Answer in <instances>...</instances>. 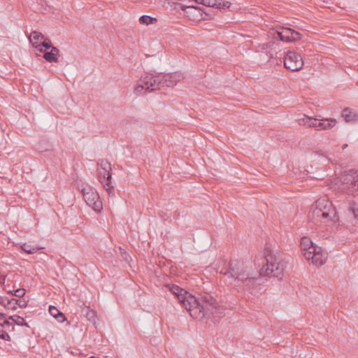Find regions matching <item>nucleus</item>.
I'll return each instance as SVG.
<instances>
[{
	"mask_svg": "<svg viewBox=\"0 0 358 358\" xmlns=\"http://www.w3.org/2000/svg\"><path fill=\"white\" fill-rule=\"evenodd\" d=\"M167 287L193 318L201 320L208 315L217 314V303L214 299L205 297L200 302L194 295L178 285H169Z\"/></svg>",
	"mask_w": 358,
	"mask_h": 358,
	"instance_id": "nucleus-1",
	"label": "nucleus"
},
{
	"mask_svg": "<svg viewBox=\"0 0 358 358\" xmlns=\"http://www.w3.org/2000/svg\"><path fill=\"white\" fill-rule=\"evenodd\" d=\"M308 219L318 226L325 225L329 222L336 223L339 221L336 208L326 198H320L312 204L308 213Z\"/></svg>",
	"mask_w": 358,
	"mask_h": 358,
	"instance_id": "nucleus-2",
	"label": "nucleus"
},
{
	"mask_svg": "<svg viewBox=\"0 0 358 358\" xmlns=\"http://www.w3.org/2000/svg\"><path fill=\"white\" fill-rule=\"evenodd\" d=\"M220 273L234 282L236 285H243L248 289L254 288L257 278L249 268L241 263H231L227 268H222Z\"/></svg>",
	"mask_w": 358,
	"mask_h": 358,
	"instance_id": "nucleus-3",
	"label": "nucleus"
},
{
	"mask_svg": "<svg viewBox=\"0 0 358 358\" xmlns=\"http://www.w3.org/2000/svg\"><path fill=\"white\" fill-rule=\"evenodd\" d=\"M265 258L266 263L261 268L260 275L273 277L281 280L287 262L279 254L272 251H268L265 255Z\"/></svg>",
	"mask_w": 358,
	"mask_h": 358,
	"instance_id": "nucleus-4",
	"label": "nucleus"
},
{
	"mask_svg": "<svg viewBox=\"0 0 358 358\" xmlns=\"http://www.w3.org/2000/svg\"><path fill=\"white\" fill-rule=\"evenodd\" d=\"M160 83L157 73H145L138 80L134 93L140 96L159 90Z\"/></svg>",
	"mask_w": 358,
	"mask_h": 358,
	"instance_id": "nucleus-5",
	"label": "nucleus"
},
{
	"mask_svg": "<svg viewBox=\"0 0 358 358\" xmlns=\"http://www.w3.org/2000/svg\"><path fill=\"white\" fill-rule=\"evenodd\" d=\"M98 178L103 185L109 196H115V187L112 184L111 165L105 159L100 160L97 164Z\"/></svg>",
	"mask_w": 358,
	"mask_h": 358,
	"instance_id": "nucleus-6",
	"label": "nucleus"
},
{
	"mask_svg": "<svg viewBox=\"0 0 358 358\" xmlns=\"http://www.w3.org/2000/svg\"><path fill=\"white\" fill-rule=\"evenodd\" d=\"M78 189L82 192L87 205L95 212L100 213L103 209V204L96 189L85 183L78 185Z\"/></svg>",
	"mask_w": 358,
	"mask_h": 358,
	"instance_id": "nucleus-7",
	"label": "nucleus"
},
{
	"mask_svg": "<svg viewBox=\"0 0 358 358\" xmlns=\"http://www.w3.org/2000/svg\"><path fill=\"white\" fill-rule=\"evenodd\" d=\"M311 248L303 252L305 258L315 266L323 265L327 259V252L315 244L311 246Z\"/></svg>",
	"mask_w": 358,
	"mask_h": 358,
	"instance_id": "nucleus-8",
	"label": "nucleus"
},
{
	"mask_svg": "<svg viewBox=\"0 0 358 358\" xmlns=\"http://www.w3.org/2000/svg\"><path fill=\"white\" fill-rule=\"evenodd\" d=\"M284 66L292 71H297L303 66V60L300 54L288 51L284 57Z\"/></svg>",
	"mask_w": 358,
	"mask_h": 358,
	"instance_id": "nucleus-9",
	"label": "nucleus"
},
{
	"mask_svg": "<svg viewBox=\"0 0 358 358\" xmlns=\"http://www.w3.org/2000/svg\"><path fill=\"white\" fill-rule=\"evenodd\" d=\"M29 41L36 50L42 52H45L51 48V42L45 38L44 35L38 31H34L29 36Z\"/></svg>",
	"mask_w": 358,
	"mask_h": 358,
	"instance_id": "nucleus-10",
	"label": "nucleus"
},
{
	"mask_svg": "<svg viewBox=\"0 0 358 358\" xmlns=\"http://www.w3.org/2000/svg\"><path fill=\"white\" fill-rule=\"evenodd\" d=\"M157 77L160 81V88L162 87H173L182 78V75L175 72L172 73H157Z\"/></svg>",
	"mask_w": 358,
	"mask_h": 358,
	"instance_id": "nucleus-11",
	"label": "nucleus"
},
{
	"mask_svg": "<svg viewBox=\"0 0 358 358\" xmlns=\"http://www.w3.org/2000/svg\"><path fill=\"white\" fill-rule=\"evenodd\" d=\"M277 34L280 41L285 42H291L301 38V34L289 28H282L277 31Z\"/></svg>",
	"mask_w": 358,
	"mask_h": 358,
	"instance_id": "nucleus-12",
	"label": "nucleus"
},
{
	"mask_svg": "<svg viewBox=\"0 0 358 358\" xmlns=\"http://www.w3.org/2000/svg\"><path fill=\"white\" fill-rule=\"evenodd\" d=\"M336 124V120L332 118L318 119L317 130H327L332 129Z\"/></svg>",
	"mask_w": 358,
	"mask_h": 358,
	"instance_id": "nucleus-13",
	"label": "nucleus"
},
{
	"mask_svg": "<svg viewBox=\"0 0 358 358\" xmlns=\"http://www.w3.org/2000/svg\"><path fill=\"white\" fill-rule=\"evenodd\" d=\"M317 118L305 115L303 117L298 119L297 122L301 126L308 128L313 127L317 129Z\"/></svg>",
	"mask_w": 358,
	"mask_h": 358,
	"instance_id": "nucleus-14",
	"label": "nucleus"
},
{
	"mask_svg": "<svg viewBox=\"0 0 358 358\" xmlns=\"http://www.w3.org/2000/svg\"><path fill=\"white\" fill-rule=\"evenodd\" d=\"M50 49V51H47L45 52L43 55L44 59L49 62H57L59 50L57 48L53 47L52 45L49 50Z\"/></svg>",
	"mask_w": 358,
	"mask_h": 358,
	"instance_id": "nucleus-15",
	"label": "nucleus"
},
{
	"mask_svg": "<svg viewBox=\"0 0 358 358\" xmlns=\"http://www.w3.org/2000/svg\"><path fill=\"white\" fill-rule=\"evenodd\" d=\"M49 313L59 322H64L66 320L65 315L54 306H49Z\"/></svg>",
	"mask_w": 358,
	"mask_h": 358,
	"instance_id": "nucleus-16",
	"label": "nucleus"
},
{
	"mask_svg": "<svg viewBox=\"0 0 358 358\" xmlns=\"http://www.w3.org/2000/svg\"><path fill=\"white\" fill-rule=\"evenodd\" d=\"M342 117L346 122H354L357 120V115L349 108H345L342 112Z\"/></svg>",
	"mask_w": 358,
	"mask_h": 358,
	"instance_id": "nucleus-17",
	"label": "nucleus"
},
{
	"mask_svg": "<svg viewBox=\"0 0 358 358\" xmlns=\"http://www.w3.org/2000/svg\"><path fill=\"white\" fill-rule=\"evenodd\" d=\"M313 245H314V243H313V241L310 240V238H308L307 236H304V237L301 238V249L303 252H304L308 249H312L311 246H313Z\"/></svg>",
	"mask_w": 358,
	"mask_h": 358,
	"instance_id": "nucleus-18",
	"label": "nucleus"
},
{
	"mask_svg": "<svg viewBox=\"0 0 358 358\" xmlns=\"http://www.w3.org/2000/svg\"><path fill=\"white\" fill-rule=\"evenodd\" d=\"M157 20L155 17H150L149 15H142L139 18V22L142 24L149 25L157 22Z\"/></svg>",
	"mask_w": 358,
	"mask_h": 358,
	"instance_id": "nucleus-19",
	"label": "nucleus"
},
{
	"mask_svg": "<svg viewBox=\"0 0 358 358\" xmlns=\"http://www.w3.org/2000/svg\"><path fill=\"white\" fill-rule=\"evenodd\" d=\"M42 248L24 243L22 245V249L28 254H34L38 252Z\"/></svg>",
	"mask_w": 358,
	"mask_h": 358,
	"instance_id": "nucleus-20",
	"label": "nucleus"
},
{
	"mask_svg": "<svg viewBox=\"0 0 358 358\" xmlns=\"http://www.w3.org/2000/svg\"><path fill=\"white\" fill-rule=\"evenodd\" d=\"M197 3H201L209 7L220 6L221 3L218 0H194Z\"/></svg>",
	"mask_w": 358,
	"mask_h": 358,
	"instance_id": "nucleus-21",
	"label": "nucleus"
},
{
	"mask_svg": "<svg viewBox=\"0 0 358 358\" xmlns=\"http://www.w3.org/2000/svg\"><path fill=\"white\" fill-rule=\"evenodd\" d=\"M83 313L90 321H95L96 313L94 310L90 309V307L87 306L85 308H84L83 310Z\"/></svg>",
	"mask_w": 358,
	"mask_h": 358,
	"instance_id": "nucleus-22",
	"label": "nucleus"
},
{
	"mask_svg": "<svg viewBox=\"0 0 358 358\" xmlns=\"http://www.w3.org/2000/svg\"><path fill=\"white\" fill-rule=\"evenodd\" d=\"M8 320H12L18 326H26L28 327V324L24 321V318L19 315H13L8 317Z\"/></svg>",
	"mask_w": 358,
	"mask_h": 358,
	"instance_id": "nucleus-23",
	"label": "nucleus"
},
{
	"mask_svg": "<svg viewBox=\"0 0 358 358\" xmlns=\"http://www.w3.org/2000/svg\"><path fill=\"white\" fill-rule=\"evenodd\" d=\"M17 302L18 299H15L13 298L11 299L10 300L7 299L6 303H3V306L11 310H15L16 309Z\"/></svg>",
	"mask_w": 358,
	"mask_h": 358,
	"instance_id": "nucleus-24",
	"label": "nucleus"
},
{
	"mask_svg": "<svg viewBox=\"0 0 358 358\" xmlns=\"http://www.w3.org/2000/svg\"><path fill=\"white\" fill-rule=\"evenodd\" d=\"M349 210L353 214L354 217L358 220V208L356 207L355 203L350 205Z\"/></svg>",
	"mask_w": 358,
	"mask_h": 358,
	"instance_id": "nucleus-25",
	"label": "nucleus"
},
{
	"mask_svg": "<svg viewBox=\"0 0 358 358\" xmlns=\"http://www.w3.org/2000/svg\"><path fill=\"white\" fill-rule=\"evenodd\" d=\"M0 338L4 341H10V337L6 330L0 329Z\"/></svg>",
	"mask_w": 358,
	"mask_h": 358,
	"instance_id": "nucleus-26",
	"label": "nucleus"
},
{
	"mask_svg": "<svg viewBox=\"0 0 358 358\" xmlns=\"http://www.w3.org/2000/svg\"><path fill=\"white\" fill-rule=\"evenodd\" d=\"M25 292L24 289L20 288L15 290L13 294L17 297H22L25 294Z\"/></svg>",
	"mask_w": 358,
	"mask_h": 358,
	"instance_id": "nucleus-27",
	"label": "nucleus"
},
{
	"mask_svg": "<svg viewBox=\"0 0 358 358\" xmlns=\"http://www.w3.org/2000/svg\"><path fill=\"white\" fill-rule=\"evenodd\" d=\"M8 318L6 320L5 324H3V327L5 328L6 330H9L10 327H12L13 329V323L9 321Z\"/></svg>",
	"mask_w": 358,
	"mask_h": 358,
	"instance_id": "nucleus-28",
	"label": "nucleus"
},
{
	"mask_svg": "<svg viewBox=\"0 0 358 358\" xmlns=\"http://www.w3.org/2000/svg\"><path fill=\"white\" fill-rule=\"evenodd\" d=\"M6 320H7V317H6V315L1 313L0 315V327H3Z\"/></svg>",
	"mask_w": 358,
	"mask_h": 358,
	"instance_id": "nucleus-29",
	"label": "nucleus"
},
{
	"mask_svg": "<svg viewBox=\"0 0 358 358\" xmlns=\"http://www.w3.org/2000/svg\"><path fill=\"white\" fill-rule=\"evenodd\" d=\"M17 306H18L20 308H24L27 306V302L25 301L18 300Z\"/></svg>",
	"mask_w": 358,
	"mask_h": 358,
	"instance_id": "nucleus-30",
	"label": "nucleus"
},
{
	"mask_svg": "<svg viewBox=\"0 0 358 358\" xmlns=\"http://www.w3.org/2000/svg\"><path fill=\"white\" fill-rule=\"evenodd\" d=\"M259 48L263 50H266L269 48V43L259 44Z\"/></svg>",
	"mask_w": 358,
	"mask_h": 358,
	"instance_id": "nucleus-31",
	"label": "nucleus"
},
{
	"mask_svg": "<svg viewBox=\"0 0 358 358\" xmlns=\"http://www.w3.org/2000/svg\"><path fill=\"white\" fill-rule=\"evenodd\" d=\"M187 8H193L196 10H198V7L195 6H193V5H191V6H187Z\"/></svg>",
	"mask_w": 358,
	"mask_h": 358,
	"instance_id": "nucleus-32",
	"label": "nucleus"
},
{
	"mask_svg": "<svg viewBox=\"0 0 358 358\" xmlns=\"http://www.w3.org/2000/svg\"><path fill=\"white\" fill-rule=\"evenodd\" d=\"M222 6H223V7H227V8H229V2H227V3H224V4L222 5Z\"/></svg>",
	"mask_w": 358,
	"mask_h": 358,
	"instance_id": "nucleus-33",
	"label": "nucleus"
},
{
	"mask_svg": "<svg viewBox=\"0 0 358 358\" xmlns=\"http://www.w3.org/2000/svg\"><path fill=\"white\" fill-rule=\"evenodd\" d=\"M6 300L7 299L2 300V301H1V303L3 306V303H6Z\"/></svg>",
	"mask_w": 358,
	"mask_h": 358,
	"instance_id": "nucleus-34",
	"label": "nucleus"
},
{
	"mask_svg": "<svg viewBox=\"0 0 358 358\" xmlns=\"http://www.w3.org/2000/svg\"><path fill=\"white\" fill-rule=\"evenodd\" d=\"M347 147H348V144H344V145L342 146V148H343V149H345Z\"/></svg>",
	"mask_w": 358,
	"mask_h": 358,
	"instance_id": "nucleus-35",
	"label": "nucleus"
}]
</instances>
